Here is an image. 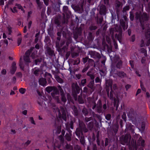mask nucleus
<instances>
[{
    "label": "nucleus",
    "instance_id": "nucleus-1",
    "mask_svg": "<svg viewBox=\"0 0 150 150\" xmlns=\"http://www.w3.org/2000/svg\"><path fill=\"white\" fill-rule=\"evenodd\" d=\"M66 111L64 108L60 107L58 110V115L59 118H62L66 120Z\"/></svg>",
    "mask_w": 150,
    "mask_h": 150
},
{
    "label": "nucleus",
    "instance_id": "nucleus-2",
    "mask_svg": "<svg viewBox=\"0 0 150 150\" xmlns=\"http://www.w3.org/2000/svg\"><path fill=\"white\" fill-rule=\"evenodd\" d=\"M31 50H28L25 53V56L24 57V60L26 63H29L30 62L29 56L30 55Z\"/></svg>",
    "mask_w": 150,
    "mask_h": 150
},
{
    "label": "nucleus",
    "instance_id": "nucleus-3",
    "mask_svg": "<svg viewBox=\"0 0 150 150\" xmlns=\"http://www.w3.org/2000/svg\"><path fill=\"white\" fill-rule=\"evenodd\" d=\"M58 94L59 92L57 90L55 91V93H52V97L56 100L58 103H59V100L58 97Z\"/></svg>",
    "mask_w": 150,
    "mask_h": 150
},
{
    "label": "nucleus",
    "instance_id": "nucleus-4",
    "mask_svg": "<svg viewBox=\"0 0 150 150\" xmlns=\"http://www.w3.org/2000/svg\"><path fill=\"white\" fill-rule=\"evenodd\" d=\"M33 73L36 76H38L40 74H41L42 71L38 68H35L33 69Z\"/></svg>",
    "mask_w": 150,
    "mask_h": 150
},
{
    "label": "nucleus",
    "instance_id": "nucleus-5",
    "mask_svg": "<svg viewBox=\"0 0 150 150\" xmlns=\"http://www.w3.org/2000/svg\"><path fill=\"white\" fill-rule=\"evenodd\" d=\"M39 83L40 85L44 86L46 85L47 82L46 79L44 78H41L39 80Z\"/></svg>",
    "mask_w": 150,
    "mask_h": 150
},
{
    "label": "nucleus",
    "instance_id": "nucleus-6",
    "mask_svg": "<svg viewBox=\"0 0 150 150\" xmlns=\"http://www.w3.org/2000/svg\"><path fill=\"white\" fill-rule=\"evenodd\" d=\"M131 139V136L129 134L126 135L123 139V141L125 142H129Z\"/></svg>",
    "mask_w": 150,
    "mask_h": 150
},
{
    "label": "nucleus",
    "instance_id": "nucleus-7",
    "mask_svg": "<svg viewBox=\"0 0 150 150\" xmlns=\"http://www.w3.org/2000/svg\"><path fill=\"white\" fill-rule=\"evenodd\" d=\"M16 64L13 62L12 64V69L11 70V72L12 74H13L16 71Z\"/></svg>",
    "mask_w": 150,
    "mask_h": 150
},
{
    "label": "nucleus",
    "instance_id": "nucleus-8",
    "mask_svg": "<svg viewBox=\"0 0 150 150\" xmlns=\"http://www.w3.org/2000/svg\"><path fill=\"white\" fill-rule=\"evenodd\" d=\"M72 87L74 91H77L79 90V87L76 83H74L72 85Z\"/></svg>",
    "mask_w": 150,
    "mask_h": 150
},
{
    "label": "nucleus",
    "instance_id": "nucleus-9",
    "mask_svg": "<svg viewBox=\"0 0 150 150\" xmlns=\"http://www.w3.org/2000/svg\"><path fill=\"white\" fill-rule=\"evenodd\" d=\"M106 84L107 87H110L111 88L112 85V81L111 80L107 81L106 82Z\"/></svg>",
    "mask_w": 150,
    "mask_h": 150
},
{
    "label": "nucleus",
    "instance_id": "nucleus-10",
    "mask_svg": "<svg viewBox=\"0 0 150 150\" xmlns=\"http://www.w3.org/2000/svg\"><path fill=\"white\" fill-rule=\"evenodd\" d=\"M15 5L16 7H17L18 8L21 9L22 11H23V12H25V11L24 10L23 8L20 4H16Z\"/></svg>",
    "mask_w": 150,
    "mask_h": 150
},
{
    "label": "nucleus",
    "instance_id": "nucleus-11",
    "mask_svg": "<svg viewBox=\"0 0 150 150\" xmlns=\"http://www.w3.org/2000/svg\"><path fill=\"white\" fill-rule=\"evenodd\" d=\"M94 83V80H92V81L90 82L89 84L88 85V86L91 89H92L93 88Z\"/></svg>",
    "mask_w": 150,
    "mask_h": 150
},
{
    "label": "nucleus",
    "instance_id": "nucleus-12",
    "mask_svg": "<svg viewBox=\"0 0 150 150\" xmlns=\"http://www.w3.org/2000/svg\"><path fill=\"white\" fill-rule=\"evenodd\" d=\"M55 78L57 80V81L59 83H62L63 82V81L58 76H56L55 77Z\"/></svg>",
    "mask_w": 150,
    "mask_h": 150
},
{
    "label": "nucleus",
    "instance_id": "nucleus-13",
    "mask_svg": "<svg viewBox=\"0 0 150 150\" xmlns=\"http://www.w3.org/2000/svg\"><path fill=\"white\" fill-rule=\"evenodd\" d=\"M25 91V89L23 88H20L19 90V92L22 94H24Z\"/></svg>",
    "mask_w": 150,
    "mask_h": 150
},
{
    "label": "nucleus",
    "instance_id": "nucleus-14",
    "mask_svg": "<svg viewBox=\"0 0 150 150\" xmlns=\"http://www.w3.org/2000/svg\"><path fill=\"white\" fill-rule=\"evenodd\" d=\"M11 10L12 12L15 13L17 12V10L16 9V7H14L13 8H11Z\"/></svg>",
    "mask_w": 150,
    "mask_h": 150
},
{
    "label": "nucleus",
    "instance_id": "nucleus-15",
    "mask_svg": "<svg viewBox=\"0 0 150 150\" xmlns=\"http://www.w3.org/2000/svg\"><path fill=\"white\" fill-rule=\"evenodd\" d=\"M118 75L119 76L121 77H124L125 76V74L124 72H119L118 73Z\"/></svg>",
    "mask_w": 150,
    "mask_h": 150
},
{
    "label": "nucleus",
    "instance_id": "nucleus-16",
    "mask_svg": "<svg viewBox=\"0 0 150 150\" xmlns=\"http://www.w3.org/2000/svg\"><path fill=\"white\" fill-rule=\"evenodd\" d=\"M29 120L32 124L34 125L35 124V122L33 120V118L32 117H30Z\"/></svg>",
    "mask_w": 150,
    "mask_h": 150
},
{
    "label": "nucleus",
    "instance_id": "nucleus-17",
    "mask_svg": "<svg viewBox=\"0 0 150 150\" xmlns=\"http://www.w3.org/2000/svg\"><path fill=\"white\" fill-rule=\"evenodd\" d=\"M52 90V87H48L46 88V90L48 92H50Z\"/></svg>",
    "mask_w": 150,
    "mask_h": 150
},
{
    "label": "nucleus",
    "instance_id": "nucleus-18",
    "mask_svg": "<svg viewBox=\"0 0 150 150\" xmlns=\"http://www.w3.org/2000/svg\"><path fill=\"white\" fill-rule=\"evenodd\" d=\"M62 101H63L64 102H65L66 101V98H65V97L63 94H62Z\"/></svg>",
    "mask_w": 150,
    "mask_h": 150
},
{
    "label": "nucleus",
    "instance_id": "nucleus-19",
    "mask_svg": "<svg viewBox=\"0 0 150 150\" xmlns=\"http://www.w3.org/2000/svg\"><path fill=\"white\" fill-rule=\"evenodd\" d=\"M39 33H37V34H36V35H35V41L36 42H37L38 41V36L39 35Z\"/></svg>",
    "mask_w": 150,
    "mask_h": 150
},
{
    "label": "nucleus",
    "instance_id": "nucleus-20",
    "mask_svg": "<svg viewBox=\"0 0 150 150\" xmlns=\"http://www.w3.org/2000/svg\"><path fill=\"white\" fill-rule=\"evenodd\" d=\"M22 41V38L21 37H19L18 39V44L19 45L21 44Z\"/></svg>",
    "mask_w": 150,
    "mask_h": 150
},
{
    "label": "nucleus",
    "instance_id": "nucleus-21",
    "mask_svg": "<svg viewBox=\"0 0 150 150\" xmlns=\"http://www.w3.org/2000/svg\"><path fill=\"white\" fill-rule=\"evenodd\" d=\"M86 79H84L82 80L81 81V84L83 86H84V84L86 83Z\"/></svg>",
    "mask_w": 150,
    "mask_h": 150
},
{
    "label": "nucleus",
    "instance_id": "nucleus-22",
    "mask_svg": "<svg viewBox=\"0 0 150 150\" xmlns=\"http://www.w3.org/2000/svg\"><path fill=\"white\" fill-rule=\"evenodd\" d=\"M111 115L110 114H108L105 116L106 119L108 120H109L110 118Z\"/></svg>",
    "mask_w": 150,
    "mask_h": 150
},
{
    "label": "nucleus",
    "instance_id": "nucleus-23",
    "mask_svg": "<svg viewBox=\"0 0 150 150\" xmlns=\"http://www.w3.org/2000/svg\"><path fill=\"white\" fill-rule=\"evenodd\" d=\"M113 93L112 92V90H111V91L110 92V98L111 99H112L113 98Z\"/></svg>",
    "mask_w": 150,
    "mask_h": 150
},
{
    "label": "nucleus",
    "instance_id": "nucleus-24",
    "mask_svg": "<svg viewBox=\"0 0 150 150\" xmlns=\"http://www.w3.org/2000/svg\"><path fill=\"white\" fill-rule=\"evenodd\" d=\"M11 27H8V30L9 31L8 34L10 35L11 34V33L12 32L11 31Z\"/></svg>",
    "mask_w": 150,
    "mask_h": 150
},
{
    "label": "nucleus",
    "instance_id": "nucleus-25",
    "mask_svg": "<svg viewBox=\"0 0 150 150\" xmlns=\"http://www.w3.org/2000/svg\"><path fill=\"white\" fill-rule=\"evenodd\" d=\"M122 62L121 61L119 62V63L117 64V67L118 68H120Z\"/></svg>",
    "mask_w": 150,
    "mask_h": 150
},
{
    "label": "nucleus",
    "instance_id": "nucleus-26",
    "mask_svg": "<svg viewBox=\"0 0 150 150\" xmlns=\"http://www.w3.org/2000/svg\"><path fill=\"white\" fill-rule=\"evenodd\" d=\"M1 73L3 74H5L6 73V71L5 69H3L1 71Z\"/></svg>",
    "mask_w": 150,
    "mask_h": 150
},
{
    "label": "nucleus",
    "instance_id": "nucleus-27",
    "mask_svg": "<svg viewBox=\"0 0 150 150\" xmlns=\"http://www.w3.org/2000/svg\"><path fill=\"white\" fill-rule=\"evenodd\" d=\"M68 9V8L67 6H64L63 7V9L64 12H66Z\"/></svg>",
    "mask_w": 150,
    "mask_h": 150
},
{
    "label": "nucleus",
    "instance_id": "nucleus-28",
    "mask_svg": "<svg viewBox=\"0 0 150 150\" xmlns=\"http://www.w3.org/2000/svg\"><path fill=\"white\" fill-rule=\"evenodd\" d=\"M88 58L86 57L85 58H83V62L84 63H85L88 60Z\"/></svg>",
    "mask_w": 150,
    "mask_h": 150
},
{
    "label": "nucleus",
    "instance_id": "nucleus-29",
    "mask_svg": "<svg viewBox=\"0 0 150 150\" xmlns=\"http://www.w3.org/2000/svg\"><path fill=\"white\" fill-rule=\"evenodd\" d=\"M80 140L82 144H83L84 143V140L83 138H81L80 139Z\"/></svg>",
    "mask_w": 150,
    "mask_h": 150
},
{
    "label": "nucleus",
    "instance_id": "nucleus-30",
    "mask_svg": "<svg viewBox=\"0 0 150 150\" xmlns=\"http://www.w3.org/2000/svg\"><path fill=\"white\" fill-rule=\"evenodd\" d=\"M4 4V0H0V5H3Z\"/></svg>",
    "mask_w": 150,
    "mask_h": 150
},
{
    "label": "nucleus",
    "instance_id": "nucleus-31",
    "mask_svg": "<svg viewBox=\"0 0 150 150\" xmlns=\"http://www.w3.org/2000/svg\"><path fill=\"white\" fill-rule=\"evenodd\" d=\"M95 81L96 82H98L100 81V79L98 77H97L95 79Z\"/></svg>",
    "mask_w": 150,
    "mask_h": 150
},
{
    "label": "nucleus",
    "instance_id": "nucleus-32",
    "mask_svg": "<svg viewBox=\"0 0 150 150\" xmlns=\"http://www.w3.org/2000/svg\"><path fill=\"white\" fill-rule=\"evenodd\" d=\"M49 0H44L45 4L46 5H48V1Z\"/></svg>",
    "mask_w": 150,
    "mask_h": 150
},
{
    "label": "nucleus",
    "instance_id": "nucleus-33",
    "mask_svg": "<svg viewBox=\"0 0 150 150\" xmlns=\"http://www.w3.org/2000/svg\"><path fill=\"white\" fill-rule=\"evenodd\" d=\"M114 100L115 102V105L117 103H118V100L117 99H114Z\"/></svg>",
    "mask_w": 150,
    "mask_h": 150
},
{
    "label": "nucleus",
    "instance_id": "nucleus-34",
    "mask_svg": "<svg viewBox=\"0 0 150 150\" xmlns=\"http://www.w3.org/2000/svg\"><path fill=\"white\" fill-rule=\"evenodd\" d=\"M129 62L132 68H133L134 65H133V61H130Z\"/></svg>",
    "mask_w": 150,
    "mask_h": 150
},
{
    "label": "nucleus",
    "instance_id": "nucleus-35",
    "mask_svg": "<svg viewBox=\"0 0 150 150\" xmlns=\"http://www.w3.org/2000/svg\"><path fill=\"white\" fill-rule=\"evenodd\" d=\"M66 139L68 141H70L71 140V138L70 136H69L67 137V135H66Z\"/></svg>",
    "mask_w": 150,
    "mask_h": 150
},
{
    "label": "nucleus",
    "instance_id": "nucleus-36",
    "mask_svg": "<svg viewBox=\"0 0 150 150\" xmlns=\"http://www.w3.org/2000/svg\"><path fill=\"white\" fill-rule=\"evenodd\" d=\"M131 87V86L129 85H127L126 86L125 88L127 90L128 89H129L130 87Z\"/></svg>",
    "mask_w": 150,
    "mask_h": 150
},
{
    "label": "nucleus",
    "instance_id": "nucleus-37",
    "mask_svg": "<svg viewBox=\"0 0 150 150\" xmlns=\"http://www.w3.org/2000/svg\"><path fill=\"white\" fill-rule=\"evenodd\" d=\"M4 42L6 44V45H7L8 44V42L7 40L5 39L4 40Z\"/></svg>",
    "mask_w": 150,
    "mask_h": 150
},
{
    "label": "nucleus",
    "instance_id": "nucleus-38",
    "mask_svg": "<svg viewBox=\"0 0 150 150\" xmlns=\"http://www.w3.org/2000/svg\"><path fill=\"white\" fill-rule=\"evenodd\" d=\"M76 77L78 79H79L81 77V75H80V74H76Z\"/></svg>",
    "mask_w": 150,
    "mask_h": 150
},
{
    "label": "nucleus",
    "instance_id": "nucleus-39",
    "mask_svg": "<svg viewBox=\"0 0 150 150\" xmlns=\"http://www.w3.org/2000/svg\"><path fill=\"white\" fill-rule=\"evenodd\" d=\"M144 140H142L141 141V146H144Z\"/></svg>",
    "mask_w": 150,
    "mask_h": 150
},
{
    "label": "nucleus",
    "instance_id": "nucleus-40",
    "mask_svg": "<svg viewBox=\"0 0 150 150\" xmlns=\"http://www.w3.org/2000/svg\"><path fill=\"white\" fill-rule=\"evenodd\" d=\"M141 92V90L140 89H138L137 91L136 95L139 93Z\"/></svg>",
    "mask_w": 150,
    "mask_h": 150
},
{
    "label": "nucleus",
    "instance_id": "nucleus-41",
    "mask_svg": "<svg viewBox=\"0 0 150 150\" xmlns=\"http://www.w3.org/2000/svg\"><path fill=\"white\" fill-rule=\"evenodd\" d=\"M39 47H40V46H39V45H38V44H37L35 46V48L36 49H39Z\"/></svg>",
    "mask_w": 150,
    "mask_h": 150
},
{
    "label": "nucleus",
    "instance_id": "nucleus-42",
    "mask_svg": "<svg viewBox=\"0 0 150 150\" xmlns=\"http://www.w3.org/2000/svg\"><path fill=\"white\" fill-rule=\"evenodd\" d=\"M23 113L24 115H26L27 114V110H25L23 112Z\"/></svg>",
    "mask_w": 150,
    "mask_h": 150
},
{
    "label": "nucleus",
    "instance_id": "nucleus-43",
    "mask_svg": "<svg viewBox=\"0 0 150 150\" xmlns=\"http://www.w3.org/2000/svg\"><path fill=\"white\" fill-rule=\"evenodd\" d=\"M30 141L29 140H28L27 141V142H25V144L27 145H28L30 143Z\"/></svg>",
    "mask_w": 150,
    "mask_h": 150
},
{
    "label": "nucleus",
    "instance_id": "nucleus-44",
    "mask_svg": "<svg viewBox=\"0 0 150 150\" xmlns=\"http://www.w3.org/2000/svg\"><path fill=\"white\" fill-rule=\"evenodd\" d=\"M11 132L12 134H15L16 132L14 129H11Z\"/></svg>",
    "mask_w": 150,
    "mask_h": 150
},
{
    "label": "nucleus",
    "instance_id": "nucleus-45",
    "mask_svg": "<svg viewBox=\"0 0 150 150\" xmlns=\"http://www.w3.org/2000/svg\"><path fill=\"white\" fill-rule=\"evenodd\" d=\"M36 1L38 4L39 5H40V0H36Z\"/></svg>",
    "mask_w": 150,
    "mask_h": 150
},
{
    "label": "nucleus",
    "instance_id": "nucleus-46",
    "mask_svg": "<svg viewBox=\"0 0 150 150\" xmlns=\"http://www.w3.org/2000/svg\"><path fill=\"white\" fill-rule=\"evenodd\" d=\"M3 38H6V35L5 33L3 34Z\"/></svg>",
    "mask_w": 150,
    "mask_h": 150
},
{
    "label": "nucleus",
    "instance_id": "nucleus-47",
    "mask_svg": "<svg viewBox=\"0 0 150 150\" xmlns=\"http://www.w3.org/2000/svg\"><path fill=\"white\" fill-rule=\"evenodd\" d=\"M90 76L92 80H93V79L94 78V76L93 75H91Z\"/></svg>",
    "mask_w": 150,
    "mask_h": 150
},
{
    "label": "nucleus",
    "instance_id": "nucleus-48",
    "mask_svg": "<svg viewBox=\"0 0 150 150\" xmlns=\"http://www.w3.org/2000/svg\"><path fill=\"white\" fill-rule=\"evenodd\" d=\"M26 31H27L26 27V26H25L24 28L23 32H24V33H25V32H26Z\"/></svg>",
    "mask_w": 150,
    "mask_h": 150
},
{
    "label": "nucleus",
    "instance_id": "nucleus-49",
    "mask_svg": "<svg viewBox=\"0 0 150 150\" xmlns=\"http://www.w3.org/2000/svg\"><path fill=\"white\" fill-rule=\"evenodd\" d=\"M32 24V22L31 21H30L28 23V27L30 28L31 26V24Z\"/></svg>",
    "mask_w": 150,
    "mask_h": 150
},
{
    "label": "nucleus",
    "instance_id": "nucleus-50",
    "mask_svg": "<svg viewBox=\"0 0 150 150\" xmlns=\"http://www.w3.org/2000/svg\"><path fill=\"white\" fill-rule=\"evenodd\" d=\"M15 94V92L14 91H11V93H10V94L11 95H14Z\"/></svg>",
    "mask_w": 150,
    "mask_h": 150
},
{
    "label": "nucleus",
    "instance_id": "nucleus-51",
    "mask_svg": "<svg viewBox=\"0 0 150 150\" xmlns=\"http://www.w3.org/2000/svg\"><path fill=\"white\" fill-rule=\"evenodd\" d=\"M103 108L104 109H105L106 108V106L105 104H104L103 106Z\"/></svg>",
    "mask_w": 150,
    "mask_h": 150
},
{
    "label": "nucleus",
    "instance_id": "nucleus-52",
    "mask_svg": "<svg viewBox=\"0 0 150 150\" xmlns=\"http://www.w3.org/2000/svg\"><path fill=\"white\" fill-rule=\"evenodd\" d=\"M87 88L85 87L84 88L83 91L84 92H86L87 91Z\"/></svg>",
    "mask_w": 150,
    "mask_h": 150
},
{
    "label": "nucleus",
    "instance_id": "nucleus-53",
    "mask_svg": "<svg viewBox=\"0 0 150 150\" xmlns=\"http://www.w3.org/2000/svg\"><path fill=\"white\" fill-rule=\"evenodd\" d=\"M126 8V10H128L129 9V8L128 6H127L126 7L124 8V9L125 10V9Z\"/></svg>",
    "mask_w": 150,
    "mask_h": 150
},
{
    "label": "nucleus",
    "instance_id": "nucleus-54",
    "mask_svg": "<svg viewBox=\"0 0 150 150\" xmlns=\"http://www.w3.org/2000/svg\"><path fill=\"white\" fill-rule=\"evenodd\" d=\"M146 96H147L148 97V98H149V93L147 92L146 93Z\"/></svg>",
    "mask_w": 150,
    "mask_h": 150
},
{
    "label": "nucleus",
    "instance_id": "nucleus-55",
    "mask_svg": "<svg viewBox=\"0 0 150 150\" xmlns=\"http://www.w3.org/2000/svg\"><path fill=\"white\" fill-rule=\"evenodd\" d=\"M106 90H107V92L108 95V96H109V90H108L107 88H106Z\"/></svg>",
    "mask_w": 150,
    "mask_h": 150
},
{
    "label": "nucleus",
    "instance_id": "nucleus-56",
    "mask_svg": "<svg viewBox=\"0 0 150 150\" xmlns=\"http://www.w3.org/2000/svg\"><path fill=\"white\" fill-rule=\"evenodd\" d=\"M131 127L132 129H134V126L133 125H131Z\"/></svg>",
    "mask_w": 150,
    "mask_h": 150
},
{
    "label": "nucleus",
    "instance_id": "nucleus-57",
    "mask_svg": "<svg viewBox=\"0 0 150 150\" xmlns=\"http://www.w3.org/2000/svg\"><path fill=\"white\" fill-rule=\"evenodd\" d=\"M48 74V76H49L50 78L52 77V75H51V74Z\"/></svg>",
    "mask_w": 150,
    "mask_h": 150
},
{
    "label": "nucleus",
    "instance_id": "nucleus-58",
    "mask_svg": "<svg viewBox=\"0 0 150 150\" xmlns=\"http://www.w3.org/2000/svg\"><path fill=\"white\" fill-rule=\"evenodd\" d=\"M87 69H84L83 70V72H85V71H86V70H87Z\"/></svg>",
    "mask_w": 150,
    "mask_h": 150
},
{
    "label": "nucleus",
    "instance_id": "nucleus-59",
    "mask_svg": "<svg viewBox=\"0 0 150 150\" xmlns=\"http://www.w3.org/2000/svg\"><path fill=\"white\" fill-rule=\"evenodd\" d=\"M57 34L59 36H60L61 34L60 33H58Z\"/></svg>",
    "mask_w": 150,
    "mask_h": 150
},
{
    "label": "nucleus",
    "instance_id": "nucleus-60",
    "mask_svg": "<svg viewBox=\"0 0 150 150\" xmlns=\"http://www.w3.org/2000/svg\"><path fill=\"white\" fill-rule=\"evenodd\" d=\"M116 87V84H114L113 85L114 88H115Z\"/></svg>",
    "mask_w": 150,
    "mask_h": 150
},
{
    "label": "nucleus",
    "instance_id": "nucleus-61",
    "mask_svg": "<svg viewBox=\"0 0 150 150\" xmlns=\"http://www.w3.org/2000/svg\"><path fill=\"white\" fill-rule=\"evenodd\" d=\"M20 67H21V68L23 69V68L22 67V65H21V63H20Z\"/></svg>",
    "mask_w": 150,
    "mask_h": 150
},
{
    "label": "nucleus",
    "instance_id": "nucleus-62",
    "mask_svg": "<svg viewBox=\"0 0 150 150\" xmlns=\"http://www.w3.org/2000/svg\"><path fill=\"white\" fill-rule=\"evenodd\" d=\"M32 57L33 58H35L33 56V54L32 55Z\"/></svg>",
    "mask_w": 150,
    "mask_h": 150
},
{
    "label": "nucleus",
    "instance_id": "nucleus-63",
    "mask_svg": "<svg viewBox=\"0 0 150 150\" xmlns=\"http://www.w3.org/2000/svg\"><path fill=\"white\" fill-rule=\"evenodd\" d=\"M96 106V105L94 106L93 107V109H94L95 108Z\"/></svg>",
    "mask_w": 150,
    "mask_h": 150
},
{
    "label": "nucleus",
    "instance_id": "nucleus-64",
    "mask_svg": "<svg viewBox=\"0 0 150 150\" xmlns=\"http://www.w3.org/2000/svg\"><path fill=\"white\" fill-rule=\"evenodd\" d=\"M31 13L29 12L28 13V15H29L30 14H31Z\"/></svg>",
    "mask_w": 150,
    "mask_h": 150
}]
</instances>
